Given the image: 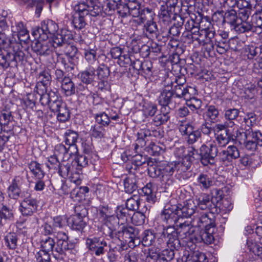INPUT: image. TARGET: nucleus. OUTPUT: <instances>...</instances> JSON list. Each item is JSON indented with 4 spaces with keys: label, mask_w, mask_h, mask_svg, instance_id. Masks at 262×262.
I'll return each instance as SVG.
<instances>
[{
    "label": "nucleus",
    "mask_w": 262,
    "mask_h": 262,
    "mask_svg": "<svg viewBox=\"0 0 262 262\" xmlns=\"http://www.w3.org/2000/svg\"><path fill=\"white\" fill-rule=\"evenodd\" d=\"M174 164L173 163L164 162L158 166H150L148 169V173L150 177L159 178L163 185L171 186L173 184L174 178L173 174Z\"/></svg>",
    "instance_id": "f257e3e1"
},
{
    "label": "nucleus",
    "mask_w": 262,
    "mask_h": 262,
    "mask_svg": "<svg viewBox=\"0 0 262 262\" xmlns=\"http://www.w3.org/2000/svg\"><path fill=\"white\" fill-rule=\"evenodd\" d=\"M75 214L67 219L68 225L74 230L81 231L86 225L88 210L84 205L75 207Z\"/></svg>",
    "instance_id": "f03ea898"
},
{
    "label": "nucleus",
    "mask_w": 262,
    "mask_h": 262,
    "mask_svg": "<svg viewBox=\"0 0 262 262\" xmlns=\"http://www.w3.org/2000/svg\"><path fill=\"white\" fill-rule=\"evenodd\" d=\"M21 46L19 43H13L12 47L4 49L5 56L8 67H17L18 63L22 62L25 56L20 49Z\"/></svg>",
    "instance_id": "7ed1b4c3"
},
{
    "label": "nucleus",
    "mask_w": 262,
    "mask_h": 262,
    "mask_svg": "<svg viewBox=\"0 0 262 262\" xmlns=\"http://www.w3.org/2000/svg\"><path fill=\"white\" fill-rule=\"evenodd\" d=\"M218 149L216 145L212 144L208 146L202 145L200 148V161L204 166L213 165L215 163V158L217 156Z\"/></svg>",
    "instance_id": "20e7f679"
},
{
    "label": "nucleus",
    "mask_w": 262,
    "mask_h": 262,
    "mask_svg": "<svg viewBox=\"0 0 262 262\" xmlns=\"http://www.w3.org/2000/svg\"><path fill=\"white\" fill-rule=\"evenodd\" d=\"M244 133L246 141L244 145L246 149L250 151L256 150L257 146H262V133L259 131L253 132L249 129H245Z\"/></svg>",
    "instance_id": "39448f33"
},
{
    "label": "nucleus",
    "mask_w": 262,
    "mask_h": 262,
    "mask_svg": "<svg viewBox=\"0 0 262 262\" xmlns=\"http://www.w3.org/2000/svg\"><path fill=\"white\" fill-rule=\"evenodd\" d=\"M177 205L167 204L160 214V219L165 225H175L180 220L177 212Z\"/></svg>",
    "instance_id": "423d86ee"
},
{
    "label": "nucleus",
    "mask_w": 262,
    "mask_h": 262,
    "mask_svg": "<svg viewBox=\"0 0 262 262\" xmlns=\"http://www.w3.org/2000/svg\"><path fill=\"white\" fill-rule=\"evenodd\" d=\"M84 4L80 3L74 7V13L73 15V23L75 28L81 29L86 25V17L89 16V12Z\"/></svg>",
    "instance_id": "0eeeda50"
},
{
    "label": "nucleus",
    "mask_w": 262,
    "mask_h": 262,
    "mask_svg": "<svg viewBox=\"0 0 262 262\" xmlns=\"http://www.w3.org/2000/svg\"><path fill=\"white\" fill-rule=\"evenodd\" d=\"M86 245L92 254L100 256L104 253L107 247L106 242L102 237H94L86 239Z\"/></svg>",
    "instance_id": "6e6552de"
},
{
    "label": "nucleus",
    "mask_w": 262,
    "mask_h": 262,
    "mask_svg": "<svg viewBox=\"0 0 262 262\" xmlns=\"http://www.w3.org/2000/svg\"><path fill=\"white\" fill-rule=\"evenodd\" d=\"M163 228L162 234L167 238L166 244L168 248L179 249L181 247L180 241L178 237L177 228L175 225H166Z\"/></svg>",
    "instance_id": "1a4fd4ad"
},
{
    "label": "nucleus",
    "mask_w": 262,
    "mask_h": 262,
    "mask_svg": "<svg viewBox=\"0 0 262 262\" xmlns=\"http://www.w3.org/2000/svg\"><path fill=\"white\" fill-rule=\"evenodd\" d=\"M102 231L103 234L105 236L109 237L110 239H114L115 237L119 239V237H117L115 232L117 230V227H120V221L114 215L102 221Z\"/></svg>",
    "instance_id": "9d476101"
},
{
    "label": "nucleus",
    "mask_w": 262,
    "mask_h": 262,
    "mask_svg": "<svg viewBox=\"0 0 262 262\" xmlns=\"http://www.w3.org/2000/svg\"><path fill=\"white\" fill-rule=\"evenodd\" d=\"M196 151L194 148L191 147V150L188 151V154L184 158H183V160L179 162H172L174 164V170H176L179 174H181L189 169L194 159L193 155Z\"/></svg>",
    "instance_id": "9b49d317"
},
{
    "label": "nucleus",
    "mask_w": 262,
    "mask_h": 262,
    "mask_svg": "<svg viewBox=\"0 0 262 262\" xmlns=\"http://www.w3.org/2000/svg\"><path fill=\"white\" fill-rule=\"evenodd\" d=\"M14 118L11 112L3 110L0 114V133L13 132Z\"/></svg>",
    "instance_id": "f8f14e48"
},
{
    "label": "nucleus",
    "mask_w": 262,
    "mask_h": 262,
    "mask_svg": "<svg viewBox=\"0 0 262 262\" xmlns=\"http://www.w3.org/2000/svg\"><path fill=\"white\" fill-rule=\"evenodd\" d=\"M215 226H207L204 230H201L197 235H194V243H204L206 244H212L214 237L213 234L215 232Z\"/></svg>",
    "instance_id": "ddd939ff"
},
{
    "label": "nucleus",
    "mask_w": 262,
    "mask_h": 262,
    "mask_svg": "<svg viewBox=\"0 0 262 262\" xmlns=\"http://www.w3.org/2000/svg\"><path fill=\"white\" fill-rule=\"evenodd\" d=\"M120 229L116 233V235L120 236V234L124 237L125 239H128L129 243H135V241L139 239V230L138 228L130 226H127L125 224L121 225Z\"/></svg>",
    "instance_id": "4468645a"
},
{
    "label": "nucleus",
    "mask_w": 262,
    "mask_h": 262,
    "mask_svg": "<svg viewBox=\"0 0 262 262\" xmlns=\"http://www.w3.org/2000/svg\"><path fill=\"white\" fill-rule=\"evenodd\" d=\"M10 32L6 22L0 21V52L1 49H7L12 47L13 43H18L10 38Z\"/></svg>",
    "instance_id": "2eb2a0df"
},
{
    "label": "nucleus",
    "mask_w": 262,
    "mask_h": 262,
    "mask_svg": "<svg viewBox=\"0 0 262 262\" xmlns=\"http://www.w3.org/2000/svg\"><path fill=\"white\" fill-rule=\"evenodd\" d=\"M37 206L36 200L29 195L20 203V211L23 216H31L37 210Z\"/></svg>",
    "instance_id": "dca6fc26"
},
{
    "label": "nucleus",
    "mask_w": 262,
    "mask_h": 262,
    "mask_svg": "<svg viewBox=\"0 0 262 262\" xmlns=\"http://www.w3.org/2000/svg\"><path fill=\"white\" fill-rule=\"evenodd\" d=\"M154 13L151 10L146 8L140 10L139 16L130 21V24L134 30H137L138 26L154 19Z\"/></svg>",
    "instance_id": "f3484780"
},
{
    "label": "nucleus",
    "mask_w": 262,
    "mask_h": 262,
    "mask_svg": "<svg viewBox=\"0 0 262 262\" xmlns=\"http://www.w3.org/2000/svg\"><path fill=\"white\" fill-rule=\"evenodd\" d=\"M210 215H211V214L208 211L197 213L193 217L192 224L199 227L204 226L205 228L208 226H215L214 221Z\"/></svg>",
    "instance_id": "a211bd4d"
},
{
    "label": "nucleus",
    "mask_w": 262,
    "mask_h": 262,
    "mask_svg": "<svg viewBox=\"0 0 262 262\" xmlns=\"http://www.w3.org/2000/svg\"><path fill=\"white\" fill-rule=\"evenodd\" d=\"M194 225H191L188 222L180 223L177 227L178 237L185 238L189 237V239L194 242V235L195 232Z\"/></svg>",
    "instance_id": "6ab92c4d"
},
{
    "label": "nucleus",
    "mask_w": 262,
    "mask_h": 262,
    "mask_svg": "<svg viewBox=\"0 0 262 262\" xmlns=\"http://www.w3.org/2000/svg\"><path fill=\"white\" fill-rule=\"evenodd\" d=\"M165 86L162 89L159 96L158 101L162 106L169 107L168 105L171 102L174 93L172 88L169 85V79H165Z\"/></svg>",
    "instance_id": "aec40b11"
},
{
    "label": "nucleus",
    "mask_w": 262,
    "mask_h": 262,
    "mask_svg": "<svg viewBox=\"0 0 262 262\" xmlns=\"http://www.w3.org/2000/svg\"><path fill=\"white\" fill-rule=\"evenodd\" d=\"M72 32L66 29H62L60 33H58L53 37V46L55 48H59L60 49L68 42H71L73 39Z\"/></svg>",
    "instance_id": "412c9836"
},
{
    "label": "nucleus",
    "mask_w": 262,
    "mask_h": 262,
    "mask_svg": "<svg viewBox=\"0 0 262 262\" xmlns=\"http://www.w3.org/2000/svg\"><path fill=\"white\" fill-rule=\"evenodd\" d=\"M37 80L35 91L38 94H39L41 92L47 91V87L51 82V76L47 71H42L37 75Z\"/></svg>",
    "instance_id": "4be33fe9"
},
{
    "label": "nucleus",
    "mask_w": 262,
    "mask_h": 262,
    "mask_svg": "<svg viewBox=\"0 0 262 262\" xmlns=\"http://www.w3.org/2000/svg\"><path fill=\"white\" fill-rule=\"evenodd\" d=\"M198 207L202 210L208 211L213 216V214L217 211L215 204L210 200V197L207 194H203L198 199Z\"/></svg>",
    "instance_id": "5701e85b"
},
{
    "label": "nucleus",
    "mask_w": 262,
    "mask_h": 262,
    "mask_svg": "<svg viewBox=\"0 0 262 262\" xmlns=\"http://www.w3.org/2000/svg\"><path fill=\"white\" fill-rule=\"evenodd\" d=\"M80 4H84L87 7L85 9L89 12V15L96 16L104 12L105 6H103L98 0H88L86 2H80Z\"/></svg>",
    "instance_id": "b1692460"
},
{
    "label": "nucleus",
    "mask_w": 262,
    "mask_h": 262,
    "mask_svg": "<svg viewBox=\"0 0 262 262\" xmlns=\"http://www.w3.org/2000/svg\"><path fill=\"white\" fill-rule=\"evenodd\" d=\"M21 181L22 178L18 176L13 179L8 188V195L10 198L16 200L19 198L21 192Z\"/></svg>",
    "instance_id": "393cba45"
},
{
    "label": "nucleus",
    "mask_w": 262,
    "mask_h": 262,
    "mask_svg": "<svg viewBox=\"0 0 262 262\" xmlns=\"http://www.w3.org/2000/svg\"><path fill=\"white\" fill-rule=\"evenodd\" d=\"M177 212L179 219L189 217L194 213L196 206L192 201H189L183 205L180 204L177 206Z\"/></svg>",
    "instance_id": "a878e982"
},
{
    "label": "nucleus",
    "mask_w": 262,
    "mask_h": 262,
    "mask_svg": "<svg viewBox=\"0 0 262 262\" xmlns=\"http://www.w3.org/2000/svg\"><path fill=\"white\" fill-rule=\"evenodd\" d=\"M14 218L13 206H9L6 204H0V226H3L7 221H13Z\"/></svg>",
    "instance_id": "bb28decb"
},
{
    "label": "nucleus",
    "mask_w": 262,
    "mask_h": 262,
    "mask_svg": "<svg viewBox=\"0 0 262 262\" xmlns=\"http://www.w3.org/2000/svg\"><path fill=\"white\" fill-rule=\"evenodd\" d=\"M75 245L73 243L70 242L69 240L57 242V246L55 248L53 256L56 259L63 258L62 255L66 254V252L73 249Z\"/></svg>",
    "instance_id": "cd10ccee"
},
{
    "label": "nucleus",
    "mask_w": 262,
    "mask_h": 262,
    "mask_svg": "<svg viewBox=\"0 0 262 262\" xmlns=\"http://www.w3.org/2000/svg\"><path fill=\"white\" fill-rule=\"evenodd\" d=\"M31 48L34 52L39 55H48L51 52L47 42L38 39H35L32 42Z\"/></svg>",
    "instance_id": "c85d7f7f"
},
{
    "label": "nucleus",
    "mask_w": 262,
    "mask_h": 262,
    "mask_svg": "<svg viewBox=\"0 0 262 262\" xmlns=\"http://www.w3.org/2000/svg\"><path fill=\"white\" fill-rule=\"evenodd\" d=\"M42 31L45 33L43 34V38H49L52 37L57 31L58 27L57 24L50 19L44 20L41 21Z\"/></svg>",
    "instance_id": "c756f323"
},
{
    "label": "nucleus",
    "mask_w": 262,
    "mask_h": 262,
    "mask_svg": "<svg viewBox=\"0 0 262 262\" xmlns=\"http://www.w3.org/2000/svg\"><path fill=\"white\" fill-rule=\"evenodd\" d=\"M78 134L73 130H68L64 135V142L67 145L69 146L72 151L71 152H78V148L76 145V142L78 139Z\"/></svg>",
    "instance_id": "7c9ffc66"
},
{
    "label": "nucleus",
    "mask_w": 262,
    "mask_h": 262,
    "mask_svg": "<svg viewBox=\"0 0 262 262\" xmlns=\"http://www.w3.org/2000/svg\"><path fill=\"white\" fill-rule=\"evenodd\" d=\"M116 217L120 222V225L125 224L131 219L133 212L126 207L121 205L116 210Z\"/></svg>",
    "instance_id": "2f4dec72"
},
{
    "label": "nucleus",
    "mask_w": 262,
    "mask_h": 262,
    "mask_svg": "<svg viewBox=\"0 0 262 262\" xmlns=\"http://www.w3.org/2000/svg\"><path fill=\"white\" fill-rule=\"evenodd\" d=\"M4 243L9 250H15L18 246V235L13 232L8 233L4 237Z\"/></svg>",
    "instance_id": "473e14b6"
},
{
    "label": "nucleus",
    "mask_w": 262,
    "mask_h": 262,
    "mask_svg": "<svg viewBox=\"0 0 262 262\" xmlns=\"http://www.w3.org/2000/svg\"><path fill=\"white\" fill-rule=\"evenodd\" d=\"M170 110L169 107H161L160 113L157 114L153 119V121L156 126H160L167 122L170 118Z\"/></svg>",
    "instance_id": "72a5a7b5"
},
{
    "label": "nucleus",
    "mask_w": 262,
    "mask_h": 262,
    "mask_svg": "<svg viewBox=\"0 0 262 262\" xmlns=\"http://www.w3.org/2000/svg\"><path fill=\"white\" fill-rule=\"evenodd\" d=\"M60 83L61 91L66 96H70L75 94V84L70 77L64 76Z\"/></svg>",
    "instance_id": "f704fd0d"
},
{
    "label": "nucleus",
    "mask_w": 262,
    "mask_h": 262,
    "mask_svg": "<svg viewBox=\"0 0 262 262\" xmlns=\"http://www.w3.org/2000/svg\"><path fill=\"white\" fill-rule=\"evenodd\" d=\"M138 180L134 175L127 177L123 180L124 191L128 193H132L138 189Z\"/></svg>",
    "instance_id": "c9c22d12"
},
{
    "label": "nucleus",
    "mask_w": 262,
    "mask_h": 262,
    "mask_svg": "<svg viewBox=\"0 0 262 262\" xmlns=\"http://www.w3.org/2000/svg\"><path fill=\"white\" fill-rule=\"evenodd\" d=\"M174 94L179 98H183L188 100L190 98L193 88L191 86H184V85H174Z\"/></svg>",
    "instance_id": "e433bc0d"
},
{
    "label": "nucleus",
    "mask_w": 262,
    "mask_h": 262,
    "mask_svg": "<svg viewBox=\"0 0 262 262\" xmlns=\"http://www.w3.org/2000/svg\"><path fill=\"white\" fill-rule=\"evenodd\" d=\"M56 110H53L52 112L58 113L57 118L58 121L61 122H65L69 120L70 118V113L64 103H62L61 105L58 106Z\"/></svg>",
    "instance_id": "4c0bfd02"
},
{
    "label": "nucleus",
    "mask_w": 262,
    "mask_h": 262,
    "mask_svg": "<svg viewBox=\"0 0 262 262\" xmlns=\"http://www.w3.org/2000/svg\"><path fill=\"white\" fill-rule=\"evenodd\" d=\"M250 21L253 28V33L256 34H261L262 33V17L260 12L255 13L252 16Z\"/></svg>",
    "instance_id": "58836bf2"
},
{
    "label": "nucleus",
    "mask_w": 262,
    "mask_h": 262,
    "mask_svg": "<svg viewBox=\"0 0 262 262\" xmlns=\"http://www.w3.org/2000/svg\"><path fill=\"white\" fill-rule=\"evenodd\" d=\"M95 77V69L90 66L86 70L80 73L81 81L87 84L92 83Z\"/></svg>",
    "instance_id": "ea45409f"
},
{
    "label": "nucleus",
    "mask_w": 262,
    "mask_h": 262,
    "mask_svg": "<svg viewBox=\"0 0 262 262\" xmlns=\"http://www.w3.org/2000/svg\"><path fill=\"white\" fill-rule=\"evenodd\" d=\"M54 155L62 158L63 159L69 158V156L76 154L75 152H71L72 151L70 148H67L62 144H59L55 146L54 149Z\"/></svg>",
    "instance_id": "a19ab883"
},
{
    "label": "nucleus",
    "mask_w": 262,
    "mask_h": 262,
    "mask_svg": "<svg viewBox=\"0 0 262 262\" xmlns=\"http://www.w3.org/2000/svg\"><path fill=\"white\" fill-rule=\"evenodd\" d=\"M143 27L144 32H145L146 36L155 37L158 35V26L154 19L144 24Z\"/></svg>",
    "instance_id": "79ce46f5"
},
{
    "label": "nucleus",
    "mask_w": 262,
    "mask_h": 262,
    "mask_svg": "<svg viewBox=\"0 0 262 262\" xmlns=\"http://www.w3.org/2000/svg\"><path fill=\"white\" fill-rule=\"evenodd\" d=\"M49 108L52 111L57 110L58 106L63 103L57 92L49 91Z\"/></svg>",
    "instance_id": "37998d69"
},
{
    "label": "nucleus",
    "mask_w": 262,
    "mask_h": 262,
    "mask_svg": "<svg viewBox=\"0 0 262 262\" xmlns=\"http://www.w3.org/2000/svg\"><path fill=\"white\" fill-rule=\"evenodd\" d=\"M198 185L204 189H208L212 185L211 177L207 174L201 173L196 179Z\"/></svg>",
    "instance_id": "c03bdc74"
},
{
    "label": "nucleus",
    "mask_w": 262,
    "mask_h": 262,
    "mask_svg": "<svg viewBox=\"0 0 262 262\" xmlns=\"http://www.w3.org/2000/svg\"><path fill=\"white\" fill-rule=\"evenodd\" d=\"M41 249L47 252H52V254L55 253L53 251L55 242L54 239L51 237H42L40 241Z\"/></svg>",
    "instance_id": "a18cd8bd"
},
{
    "label": "nucleus",
    "mask_w": 262,
    "mask_h": 262,
    "mask_svg": "<svg viewBox=\"0 0 262 262\" xmlns=\"http://www.w3.org/2000/svg\"><path fill=\"white\" fill-rule=\"evenodd\" d=\"M129 15L138 17L140 14L141 4L137 0H127Z\"/></svg>",
    "instance_id": "49530a36"
},
{
    "label": "nucleus",
    "mask_w": 262,
    "mask_h": 262,
    "mask_svg": "<svg viewBox=\"0 0 262 262\" xmlns=\"http://www.w3.org/2000/svg\"><path fill=\"white\" fill-rule=\"evenodd\" d=\"M29 168L36 179H43L45 172L42 169L41 165L36 161H32L29 164Z\"/></svg>",
    "instance_id": "de8ad7c7"
},
{
    "label": "nucleus",
    "mask_w": 262,
    "mask_h": 262,
    "mask_svg": "<svg viewBox=\"0 0 262 262\" xmlns=\"http://www.w3.org/2000/svg\"><path fill=\"white\" fill-rule=\"evenodd\" d=\"M215 136L217 143L221 147L226 146L229 143L231 139V136L229 134V132H228V130L217 132L215 134Z\"/></svg>",
    "instance_id": "09e8293b"
},
{
    "label": "nucleus",
    "mask_w": 262,
    "mask_h": 262,
    "mask_svg": "<svg viewBox=\"0 0 262 262\" xmlns=\"http://www.w3.org/2000/svg\"><path fill=\"white\" fill-rule=\"evenodd\" d=\"M224 19V25L226 24H228L230 25L231 26H233V28L234 26L236 25L238 21H239L236 12L234 10L225 12Z\"/></svg>",
    "instance_id": "8fccbe9b"
},
{
    "label": "nucleus",
    "mask_w": 262,
    "mask_h": 262,
    "mask_svg": "<svg viewBox=\"0 0 262 262\" xmlns=\"http://www.w3.org/2000/svg\"><path fill=\"white\" fill-rule=\"evenodd\" d=\"M152 185L151 183H148L142 188V191L144 193V196H146V201L151 204H154L157 201L156 194L153 192L151 189Z\"/></svg>",
    "instance_id": "3c124183"
},
{
    "label": "nucleus",
    "mask_w": 262,
    "mask_h": 262,
    "mask_svg": "<svg viewBox=\"0 0 262 262\" xmlns=\"http://www.w3.org/2000/svg\"><path fill=\"white\" fill-rule=\"evenodd\" d=\"M234 30L238 33L251 32L253 33V28L250 21L249 20L238 21L234 26Z\"/></svg>",
    "instance_id": "603ef678"
},
{
    "label": "nucleus",
    "mask_w": 262,
    "mask_h": 262,
    "mask_svg": "<svg viewBox=\"0 0 262 262\" xmlns=\"http://www.w3.org/2000/svg\"><path fill=\"white\" fill-rule=\"evenodd\" d=\"M239 111L236 108H228L225 110L224 117L226 120L229 122V126L232 127L235 124L233 122L238 117Z\"/></svg>",
    "instance_id": "864d4df0"
},
{
    "label": "nucleus",
    "mask_w": 262,
    "mask_h": 262,
    "mask_svg": "<svg viewBox=\"0 0 262 262\" xmlns=\"http://www.w3.org/2000/svg\"><path fill=\"white\" fill-rule=\"evenodd\" d=\"M123 0H106V4L104 9V13L107 15H112L116 10L117 6Z\"/></svg>",
    "instance_id": "5fc2aeb1"
},
{
    "label": "nucleus",
    "mask_w": 262,
    "mask_h": 262,
    "mask_svg": "<svg viewBox=\"0 0 262 262\" xmlns=\"http://www.w3.org/2000/svg\"><path fill=\"white\" fill-rule=\"evenodd\" d=\"M59 51L61 52L60 55L63 53L65 55L73 57L76 54L77 49L75 46L71 44V42H68L64 44V46Z\"/></svg>",
    "instance_id": "6e6d98bb"
},
{
    "label": "nucleus",
    "mask_w": 262,
    "mask_h": 262,
    "mask_svg": "<svg viewBox=\"0 0 262 262\" xmlns=\"http://www.w3.org/2000/svg\"><path fill=\"white\" fill-rule=\"evenodd\" d=\"M140 200L138 195H134L132 197L127 200L125 206L133 212L139 208Z\"/></svg>",
    "instance_id": "4d7b16f0"
},
{
    "label": "nucleus",
    "mask_w": 262,
    "mask_h": 262,
    "mask_svg": "<svg viewBox=\"0 0 262 262\" xmlns=\"http://www.w3.org/2000/svg\"><path fill=\"white\" fill-rule=\"evenodd\" d=\"M174 13L167 10H161L159 14V19L161 23L165 25H169L171 23Z\"/></svg>",
    "instance_id": "13d9d810"
},
{
    "label": "nucleus",
    "mask_w": 262,
    "mask_h": 262,
    "mask_svg": "<svg viewBox=\"0 0 262 262\" xmlns=\"http://www.w3.org/2000/svg\"><path fill=\"white\" fill-rule=\"evenodd\" d=\"M23 1L27 5L28 8L35 7L36 8V13L39 15L43 7V0H23Z\"/></svg>",
    "instance_id": "bf43d9fd"
},
{
    "label": "nucleus",
    "mask_w": 262,
    "mask_h": 262,
    "mask_svg": "<svg viewBox=\"0 0 262 262\" xmlns=\"http://www.w3.org/2000/svg\"><path fill=\"white\" fill-rule=\"evenodd\" d=\"M257 116L253 112H249L246 114L244 121L248 127V129L252 130L251 127L256 124Z\"/></svg>",
    "instance_id": "052dcab7"
},
{
    "label": "nucleus",
    "mask_w": 262,
    "mask_h": 262,
    "mask_svg": "<svg viewBox=\"0 0 262 262\" xmlns=\"http://www.w3.org/2000/svg\"><path fill=\"white\" fill-rule=\"evenodd\" d=\"M247 244L249 250L262 259V246L250 241H248Z\"/></svg>",
    "instance_id": "680f3d73"
},
{
    "label": "nucleus",
    "mask_w": 262,
    "mask_h": 262,
    "mask_svg": "<svg viewBox=\"0 0 262 262\" xmlns=\"http://www.w3.org/2000/svg\"><path fill=\"white\" fill-rule=\"evenodd\" d=\"M96 72L99 79H107L110 74L109 68L104 64H100L97 69Z\"/></svg>",
    "instance_id": "e2e57ef3"
},
{
    "label": "nucleus",
    "mask_w": 262,
    "mask_h": 262,
    "mask_svg": "<svg viewBox=\"0 0 262 262\" xmlns=\"http://www.w3.org/2000/svg\"><path fill=\"white\" fill-rule=\"evenodd\" d=\"M142 111L144 115L147 117L154 116L157 111V105L151 103H147L143 105Z\"/></svg>",
    "instance_id": "0e129e2a"
},
{
    "label": "nucleus",
    "mask_w": 262,
    "mask_h": 262,
    "mask_svg": "<svg viewBox=\"0 0 262 262\" xmlns=\"http://www.w3.org/2000/svg\"><path fill=\"white\" fill-rule=\"evenodd\" d=\"M155 234L149 230H145L143 234L142 243L145 246L152 244L155 239Z\"/></svg>",
    "instance_id": "69168bd1"
},
{
    "label": "nucleus",
    "mask_w": 262,
    "mask_h": 262,
    "mask_svg": "<svg viewBox=\"0 0 262 262\" xmlns=\"http://www.w3.org/2000/svg\"><path fill=\"white\" fill-rule=\"evenodd\" d=\"M206 115L211 122H214L219 117V112L214 105H210L207 106Z\"/></svg>",
    "instance_id": "338daca9"
},
{
    "label": "nucleus",
    "mask_w": 262,
    "mask_h": 262,
    "mask_svg": "<svg viewBox=\"0 0 262 262\" xmlns=\"http://www.w3.org/2000/svg\"><path fill=\"white\" fill-rule=\"evenodd\" d=\"M57 169L59 174L63 178L67 177L71 172V164L69 163H64V162L60 163Z\"/></svg>",
    "instance_id": "774afa93"
}]
</instances>
